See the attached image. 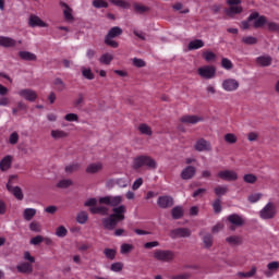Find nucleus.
I'll list each match as a JSON object with an SVG mask.
<instances>
[{
	"mask_svg": "<svg viewBox=\"0 0 279 279\" xmlns=\"http://www.w3.org/2000/svg\"><path fill=\"white\" fill-rule=\"evenodd\" d=\"M99 202V206H97ZM123 203V196H104L98 201L97 198H89L85 202L84 206H88L92 215H108V207L111 206L112 213L109 217L102 219V226L107 230H114L119 221L125 219V213H128V207L125 205H120ZM105 205V206H104Z\"/></svg>",
	"mask_w": 279,
	"mask_h": 279,
	"instance_id": "nucleus-1",
	"label": "nucleus"
},
{
	"mask_svg": "<svg viewBox=\"0 0 279 279\" xmlns=\"http://www.w3.org/2000/svg\"><path fill=\"white\" fill-rule=\"evenodd\" d=\"M154 259L160 263H173L175 260V252L171 250H156L154 251Z\"/></svg>",
	"mask_w": 279,
	"mask_h": 279,
	"instance_id": "nucleus-2",
	"label": "nucleus"
},
{
	"mask_svg": "<svg viewBox=\"0 0 279 279\" xmlns=\"http://www.w3.org/2000/svg\"><path fill=\"white\" fill-rule=\"evenodd\" d=\"M197 73L203 80H215L217 77V68L215 65H203L198 68Z\"/></svg>",
	"mask_w": 279,
	"mask_h": 279,
	"instance_id": "nucleus-3",
	"label": "nucleus"
},
{
	"mask_svg": "<svg viewBox=\"0 0 279 279\" xmlns=\"http://www.w3.org/2000/svg\"><path fill=\"white\" fill-rule=\"evenodd\" d=\"M278 210L276 209V205L269 202L260 211V219H274L276 217Z\"/></svg>",
	"mask_w": 279,
	"mask_h": 279,
	"instance_id": "nucleus-4",
	"label": "nucleus"
},
{
	"mask_svg": "<svg viewBox=\"0 0 279 279\" xmlns=\"http://www.w3.org/2000/svg\"><path fill=\"white\" fill-rule=\"evenodd\" d=\"M230 8L227 10V15L232 16L233 14H241L243 7H241V0H227Z\"/></svg>",
	"mask_w": 279,
	"mask_h": 279,
	"instance_id": "nucleus-5",
	"label": "nucleus"
},
{
	"mask_svg": "<svg viewBox=\"0 0 279 279\" xmlns=\"http://www.w3.org/2000/svg\"><path fill=\"white\" fill-rule=\"evenodd\" d=\"M217 175L220 180H225V182H236L239 180V174L234 170H222Z\"/></svg>",
	"mask_w": 279,
	"mask_h": 279,
	"instance_id": "nucleus-6",
	"label": "nucleus"
},
{
	"mask_svg": "<svg viewBox=\"0 0 279 279\" xmlns=\"http://www.w3.org/2000/svg\"><path fill=\"white\" fill-rule=\"evenodd\" d=\"M227 219L232 225L229 227L232 232H234V230H236V228H241V226H243L245 223V220L243 219V217H241L238 214H232V215L228 216Z\"/></svg>",
	"mask_w": 279,
	"mask_h": 279,
	"instance_id": "nucleus-7",
	"label": "nucleus"
},
{
	"mask_svg": "<svg viewBox=\"0 0 279 279\" xmlns=\"http://www.w3.org/2000/svg\"><path fill=\"white\" fill-rule=\"evenodd\" d=\"M17 95H20V97H22V99H25L26 101H35L36 99H38V94L34 89L29 88L20 89L17 92Z\"/></svg>",
	"mask_w": 279,
	"mask_h": 279,
	"instance_id": "nucleus-8",
	"label": "nucleus"
},
{
	"mask_svg": "<svg viewBox=\"0 0 279 279\" xmlns=\"http://www.w3.org/2000/svg\"><path fill=\"white\" fill-rule=\"evenodd\" d=\"M248 21H254L253 27L255 28L263 27V25L267 24V17L258 14V12L251 13Z\"/></svg>",
	"mask_w": 279,
	"mask_h": 279,
	"instance_id": "nucleus-9",
	"label": "nucleus"
},
{
	"mask_svg": "<svg viewBox=\"0 0 279 279\" xmlns=\"http://www.w3.org/2000/svg\"><path fill=\"white\" fill-rule=\"evenodd\" d=\"M171 239H186L191 236V230L189 228H177L170 232Z\"/></svg>",
	"mask_w": 279,
	"mask_h": 279,
	"instance_id": "nucleus-10",
	"label": "nucleus"
},
{
	"mask_svg": "<svg viewBox=\"0 0 279 279\" xmlns=\"http://www.w3.org/2000/svg\"><path fill=\"white\" fill-rule=\"evenodd\" d=\"M222 88L227 93H234V90L239 89V81L234 78H227L222 81Z\"/></svg>",
	"mask_w": 279,
	"mask_h": 279,
	"instance_id": "nucleus-11",
	"label": "nucleus"
},
{
	"mask_svg": "<svg viewBox=\"0 0 279 279\" xmlns=\"http://www.w3.org/2000/svg\"><path fill=\"white\" fill-rule=\"evenodd\" d=\"M194 149L196 151H211L213 150V146L210 145V142L201 138L196 142V144L194 145Z\"/></svg>",
	"mask_w": 279,
	"mask_h": 279,
	"instance_id": "nucleus-12",
	"label": "nucleus"
},
{
	"mask_svg": "<svg viewBox=\"0 0 279 279\" xmlns=\"http://www.w3.org/2000/svg\"><path fill=\"white\" fill-rule=\"evenodd\" d=\"M159 208H171L173 206V197L169 195L159 196L157 199Z\"/></svg>",
	"mask_w": 279,
	"mask_h": 279,
	"instance_id": "nucleus-13",
	"label": "nucleus"
},
{
	"mask_svg": "<svg viewBox=\"0 0 279 279\" xmlns=\"http://www.w3.org/2000/svg\"><path fill=\"white\" fill-rule=\"evenodd\" d=\"M22 40L16 41L11 37L0 36V47L10 48L15 47L16 45H22Z\"/></svg>",
	"mask_w": 279,
	"mask_h": 279,
	"instance_id": "nucleus-14",
	"label": "nucleus"
},
{
	"mask_svg": "<svg viewBox=\"0 0 279 279\" xmlns=\"http://www.w3.org/2000/svg\"><path fill=\"white\" fill-rule=\"evenodd\" d=\"M255 62L257 64V66H271L272 62H274V58H271V56L269 54H263L259 56L255 59Z\"/></svg>",
	"mask_w": 279,
	"mask_h": 279,
	"instance_id": "nucleus-15",
	"label": "nucleus"
},
{
	"mask_svg": "<svg viewBox=\"0 0 279 279\" xmlns=\"http://www.w3.org/2000/svg\"><path fill=\"white\" fill-rule=\"evenodd\" d=\"M195 173H197V169L193 166L185 167L181 172L182 180H193L195 178Z\"/></svg>",
	"mask_w": 279,
	"mask_h": 279,
	"instance_id": "nucleus-16",
	"label": "nucleus"
},
{
	"mask_svg": "<svg viewBox=\"0 0 279 279\" xmlns=\"http://www.w3.org/2000/svg\"><path fill=\"white\" fill-rule=\"evenodd\" d=\"M50 136L53 141H62L63 138H69V132L60 129H54L50 131Z\"/></svg>",
	"mask_w": 279,
	"mask_h": 279,
	"instance_id": "nucleus-17",
	"label": "nucleus"
},
{
	"mask_svg": "<svg viewBox=\"0 0 279 279\" xmlns=\"http://www.w3.org/2000/svg\"><path fill=\"white\" fill-rule=\"evenodd\" d=\"M28 25L31 27H47V23H45L38 15L34 14L29 16Z\"/></svg>",
	"mask_w": 279,
	"mask_h": 279,
	"instance_id": "nucleus-18",
	"label": "nucleus"
},
{
	"mask_svg": "<svg viewBox=\"0 0 279 279\" xmlns=\"http://www.w3.org/2000/svg\"><path fill=\"white\" fill-rule=\"evenodd\" d=\"M104 169V163L97 161V162H92L86 167V173H89L94 175L95 173H99Z\"/></svg>",
	"mask_w": 279,
	"mask_h": 279,
	"instance_id": "nucleus-19",
	"label": "nucleus"
},
{
	"mask_svg": "<svg viewBox=\"0 0 279 279\" xmlns=\"http://www.w3.org/2000/svg\"><path fill=\"white\" fill-rule=\"evenodd\" d=\"M19 57L26 62H36V60H38V57L35 53L25 50L20 51Z\"/></svg>",
	"mask_w": 279,
	"mask_h": 279,
	"instance_id": "nucleus-20",
	"label": "nucleus"
},
{
	"mask_svg": "<svg viewBox=\"0 0 279 279\" xmlns=\"http://www.w3.org/2000/svg\"><path fill=\"white\" fill-rule=\"evenodd\" d=\"M267 269L265 271V276L266 278H271V276H274V274H276L279 269V262H270L267 265Z\"/></svg>",
	"mask_w": 279,
	"mask_h": 279,
	"instance_id": "nucleus-21",
	"label": "nucleus"
},
{
	"mask_svg": "<svg viewBox=\"0 0 279 279\" xmlns=\"http://www.w3.org/2000/svg\"><path fill=\"white\" fill-rule=\"evenodd\" d=\"M20 274H32L34 271V266L27 262H23L16 267Z\"/></svg>",
	"mask_w": 279,
	"mask_h": 279,
	"instance_id": "nucleus-22",
	"label": "nucleus"
},
{
	"mask_svg": "<svg viewBox=\"0 0 279 279\" xmlns=\"http://www.w3.org/2000/svg\"><path fill=\"white\" fill-rule=\"evenodd\" d=\"M65 21H73V9L65 2H60Z\"/></svg>",
	"mask_w": 279,
	"mask_h": 279,
	"instance_id": "nucleus-23",
	"label": "nucleus"
},
{
	"mask_svg": "<svg viewBox=\"0 0 279 279\" xmlns=\"http://www.w3.org/2000/svg\"><path fill=\"white\" fill-rule=\"evenodd\" d=\"M226 242L228 245H231V247H236L243 243V238L240 235H230L226 238Z\"/></svg>",
	"mask_w": 279,
	"mask_h": 279,
	"instance_id": "nucleus-24",
	"label": "nucleus"
},
{
	"mask_svg": "<svg viewBox=\"0 0 279 279\" xmlns=\"http://www.w3.org/2000/svg\"><path fill=\"white\" fill-rule=\"evenodd\" d=\"M202 241L205 250H210L213 247V243L215 241V238L210 233H204L202 235Z\"/></svg>",
	"mask_w": 279,
	"mask_h": 279,
	"instance_id": "nucleus-25",
	"label": "nucleus"
},
{
	"mask_svg": "<svg viewBox=\"0 0 279 279\" xmlns=\"http://www.w3.org/2000/svg\"><path fill=\"white\" fill-rule=\"evenodd\" d=\"M199 121H204V119L197 116H183L181 118V123H190L192 125L199 123Z\"/></svg>",
	"mask_w": 279,
	"mask_h": 279,
	"instance_id": "nucleus-26",
	"label": "nucleus"
},
{
	"mask_svg": "<svg viewBox=\"0 0 279 279\" xmlns=\"http://www.w3.org/2000/svg\"><path fill=\"white\" fill-rule=\"evenodd\" d=\"M12 156L7 155L4 158L1 159L0 161V171H8L10 167H12Z\"/></svg>",
	"mask_w": 279,
	"mask_h": 279,
	"instance_id": "nucleus-27",
	"label": "nucleus"
},
{
	"mask_svg": "<svg viewBox=\"0 0 279 279\" xmlns=\"http://www.w3.org/2000/svg\"><path fill=\"white\" fill-rule=\"evenodd\" d=\"M172 219H182L184 217V208L182 206H175L171 210Z\"/></svg>",
	"mask_w": 279,
	"mask_h": 279,
	"instance_id": "nucleus-28",
	"label": "nucleus"
},
{
	"mask_svg": "<svg viewBox=\"0 0 279 279\" xmlns=\"http://www.w3.org/2000/svg\"><path fill=\"white\" fill-rule=\"evenodd\" d=\"M114 60V56L110 52L102 53L101 57L99 58L100 64H110Z\"/></svg>",
	"mask_w": 279,
	"mask_h": 279,
	"instance_id": "nucleus-29",
	"label": "nucleus"
},
{
	"mask_svg": "<svg viewBox=\"0 0 279 279\" xmlns=\"http://www.w3.org/2000/svg\"><path fill=\"white\" fill-rule=\"evenodd\" d=\"M202 47H204V41L202 39L192 40L187 46L190 51H193L195 49H202Z\"/></svg>",
	"mask_w": 279,
	"mask_h": 279,
	"instance_id": "nucleus-30",
	"label": "nucleus"
},
{
	"mask_svg": "<svg viewBox=\"0 0 279 279\" xmlns=\"http://www.w3.org/2000/svg\"><path fill=\"white\" fill-rule=\"evenodd\" d=\"M23 217L26 221H32V219L36 217V209L35 208L24 209Z\"/></svg>",
	"mask_w": 279,
	"mask_h": 279,
	"instance_id": "nucleus-31",
	"label": "nucleus"
},
{
	"mask_svg": "<svg viewBox=\"0 0 279 279\" xmlns=\"http://www.w3.org/2000/svg\"><path fill=\"white\" fill-rule=\"evenodd\" d=\"M123 34V29L119 26L112 27L109 33L107 34V38H117V36H121Z\"/></svg>",
	"mask_w": 279,
	"mask_h": 279,
	"instance_id": "nucleus-32",
	"label": "nucleus"
},
{
	"mask_svg": "<svg viewBox=\"0 0 279 279\" xmlns=\"http://www.w3.org/2000/svg\"><path fill=\"white\" fill-rule=\"evenodd\" d=\"M24 110H27V105H25V102H23V101H19L16 104V107L12 108V114L14 117H16V114H19V112H23Z\"/></svg>",
	"mask_w": 279,
	"mask_h": 279,
	"instance_id": "nucleus-33",
	"label": "nucleus"
},
{
	"mask_svg": "<svg viewBox=\"0 0 279 279\" xmlns=\"http://www.w3.org/2000/svg\"><path fill=\"white\" fill-rule=\"evenodd\" d=\"M144 167H147L148 169H156L158 165L156 163V160L149 156H144Z\"/></svg>",
	"mask_w": 279,
	"mask_h": 279,
	"instance_id": "nucleus-34",
	"label": "nucleus"
},
{
	"mask_svg": "<svg viewBox=\"0 0 279 279\" xmlns=\"http://www.w3.org/2000/svg\"><path fill=\"white\" fill-rule=\"evenodd\" d=\"M215 195L217 197H223L228 193V185H218L214 189Z\"/></svg>",
	"mask_w": 279,
	"mask_h": 279,
	"instance_id": "nucleus-35",
	"label": "nucleus"
},
{
	"mask_svg": "<svg viewBox=\"0 0 279 279\" xmlns=\"http://www.w3.org/2000/svg\"><path fill=\"white\" fill-rule=\"evenodd\" d=\"M243 181L246 184H256V182L258 181V177H256V174L247 173L243 175Z\"/></svg>",
	"mask_w": 279,
	"mask_h": 279,
	"instance_id": "nucleus-36",
	"label": "nucleus"
},
{
	"mask_svg": "<svg viewBox=\"0 0 279 279\" xmlns=\"http://www.w3.org/2000/svg\"><path fill=\"white\" fill-rule=\"evenodd\" d=\"M9 193H12V195H14V197H16V199H23V190H21V187L19 186H13L11 187V190H8Z\"/></svg>",
	"mask_w": 279,
	"mask_h": 279,
	"instance_id": "nucleus-37",
	"label": "nucleus"
},
{
	"mask_svg": "<svg viewBox=\"0 0 279 279\" xmlns=\"http://www.w3.org/2000/svg\"><path fill=\"white\" fill-rule=\"evenodd\" d=\"M141 167H145V156H138L133 161V169H141Z\"/></svg>",
	"mask_w": 279,
	"mask_h": 279,
	"instance_id": "nucleus-38",
	"label": "nucleus"
},
{
	"mask_svg": "<svg viewBox=\"0 0 279 279\" xmlns=\"http://www.w3.org/2000/svg\"><path fill=\"white\" fill-rule=\"evenodd\" d=\"M256 266H253L252 269L247 272H238L239 278H254L256 276Z\"/></svg>",
	"mask_w": 279,
	"mask_h": 279,
	"instance_id": "nucleus-39",
	"label": "nucleus"
},
{
	"mask_svg": "<svg viewBox=\"0 0 279 279\" xmlns=\"http://www.w3.org/2000/svg\"><path fill=\"white\" fill-rule=\"evenodd\" d=\"M133 8H134V11L137 12V14H145V12L149 11V8L142 3H134Z\"/></svg>",
	"mask_w": 279,
	"mask_h": 279,
	"instance_id": "nucleus-40",
	"label": "nucleus"
},
{
	"mask_svg": "<svg viewBox=\"0 0 279 279\" xmlns=\"http://www.w3.org/2000/svg\"><path fill=\"white\" fill-rule=\"evenodd\" d=\"M113 184H116L120 189H126V186H129V184H130V180H128L125 178L116 179V180H113Z\"/></svg>",
	"mask_w": 279,
	"mask_h": 279,
	"instance_id": "nucleus-41",
	"label": "nucleus"
},
{
	"mask_svg": "<svg viewBox=\"0 0 279 279\" xmlns=\"http://www.w3.org/2000/svg\"><path fill=\"white\" fill-rule=\"evenodd\" d=\"M260 199H263V193H253L247 197L250 204H256L257 202H260Z\"/></svg>",
	"mask_w": 279,
	"mask_h": 279,
	"instance_id": "nucleus-42",
	"label": "nucleus"
},
{
	"mask_svg": "<svg viewBox=\"0 0 279 279\" xmlns=\"http://www.w3.org/2000/svg\"><path fill=\"white\" fill-rule=\"evenodd\" d=\"M80 170V163L77 162H73V163H70L68 166H65V173H75V171H78Z\"/></svg>",
	"mask_w": 279,
	"mask_h": 279,
	"instance_id": "nucleus-43",
	"label": "nucleus"
},
{
	"mask_svg": "<svg viewBox=\"0 0 279 279\" xmlns=\"http://www.w3.org/2000/svg\"><path fill=\"white\" fill-rule=\"evenodd\" d=\"M203 58L206 60V62H215L217 60V54L213 51H205L203 52Z\"/></svg>",
	"mask_w": 279,
	"mask_h": 279,
	"instance_id": "nucleus-44",
	"label": "nucleus"
},
{
	"mask_svg": "<svg viewBox=\"0 0 279 279\" xmlns=\"http://www.w3.org/2000/svg\"><path fill=\"white\" fill-rule=\"evenodd\" d=\"M134 250V245L132 244H128V243H123L120 246V254H130V252H132Z\"/></svg>",
	"mask_w": 279,
	"mask_h": 279,
	"instance_id": "nucleus-45",
	"label": "nucleus"
},
{
	"mask_svg": "<svg viewBox=\"0 0 279 279\" xmlns=\"http://www.w3.org/2000/svg\"><path fill=\"white\" fill-rule=\"evenodd\" d=\"M138 130L141 134H145L146 136H151V128H149V125L145 123L140 124Z\"/></svg>",
	"mask_w": 279,
	"mask_h": 279,
	"instance_id": "nucleus-46",
	"label": "nucleus"
},
{
	"mask_svg": "<svg viewBox=\"0 0 279 279\" xmlns=\"http://www.w3.org/2000/svg\"><path fill=\"white\" fill-rule=\"evenodd\" d=\"M104 254L106 258H109V260H114L117 251L114 248H105Z\"/></svg>",
	"mask_w": 279,
	"mask_h": 279,
	"instance_id": "nucleus-47",
	"label": "nucleus"
},
{
	"mask_svg": "<svg viewBox=\"0 0 279 279\" xmlns=\"http://www.w3.org/2000/svg\"><path fill=\"white\" fill-rule=\"evenodd\" d=\"M72 185H73V181L71 179H63L59 181V183L57 184L59 189H69V186H72Z\"/></svg>",
	"mask_w": 279,
	"mask_h": 279,
	"instance_id": "nucleus-48",
	"label": "nucleus"
},
{
	"mask_svg": "<svg viewBox=\"0 0 279 279\" xmlns=\"http://www.w3.org/2000/svg\"><path fill=\"white\" fill-rule=\"evenodd\" d=\"M76 221L82 225L86 223L88 221V214L86 211H80Z\"/></svg>",
	"mask_w": 279,
	"mask_h": 279,
	"instance_id": "nucleus-49",
	"label": "nucleus"
},
{
	"mask_svg": "<svg viewBox=\"0 0 279 279\" xmlns=\"http://www.w3.org/2000/svg\"><path fill=\"white\" fill-rule=\"evenodd\" d=\"M82 75L85 76L86 80H95V74L88 68H82Z\"/></svg>",
	"mask_w": 279,
	"mask_h": 279,
	"instance_id": "nucleus-50",
	"label": "nucleus"
},
{
	"mask_svg": "<svg viewBox=\"0 0 279 279\" xmlns=\"http://www.w3.org/2000/svg\"><path fill=\"white\" fill-rule=\"evenodd\" d=\"M221 66H222V69H226L227 71H230V69H232L234 66V64L232 63V61H230V59L222 58Z\"/></svg>",
	"mask_w": 279,
	"mask_h": 279,
	"instance_id": "nucleus-51",
	"label": "nucleus"
},
{
	"mask_svg": "<svg viewBox=\"0 0 279 279\" xmlns=\"http://www.w3.org/2000/svg\"><path fill=\"white\" fill-rule=\"evenodd\" d=\"M53 84H54L57 90H59V92H62V90H64V88H66V84H64V82L61 81V78H54Z\"/></svg>",
	"mask_w": 279,
	"mask_h": 279,
	"instance_id": "nucleus-52",
	"label": "nucleus"
},
{
	"mask_svg": "<svg viewBox=\"0 0 279 279\" xmlns=\"http://www.w3.org/2000/svg\"><path fill=\"white\" fill-rule=\"evenodd\" d=\"M19 180L17 175H11L9 177V181L7 183V190L12 191L13 184H16V181Z\"/></svg>",
	"mask_w": 279,
	"mask_h": 279,
	"instance_id": "nucleus-53",
	"label": "nucleus"
},
{
	"mask_svg": "<svg viewBox=\"0 0 279 279\" xmlns=\"http://www.w3.org/2000/svg\"><path fill=\"white\" fill-rule=\"evenodd\" d=\"M93 5L99 10L101 8H108V2L106 0H94Z\"/></svg>",
	"mask_w": 279,
	"mask_h": 279,
	"instance_id": "nucleus-54",
	"label": "nucleus"
},
{
	"mask_svg": "<svg viewBox=\"0 0 279 279\" xmlns=\"http://www.w3.org/2000/svg\"><path fill=\"white\" fill-rule=\"evenodd\" d=\"M242 43H244V45H256V43H258V39H256V37L246 36L242 38Z\"/></svg>",
	"mask_w": 279,
	"mask_h": 279,
	"instance_id": "nucleus-55",
	"label": "nucleus"
},
{
	"mask_svg": "<svg viewBox=\"0 0 279 279\" xmlns=\"http://www.w3.org/2000/svg\"><path fill=\"white\" fill-rule=\"evenodd\" d=\"M64 120L69 121L70 123L77 122L80 121V117L76 113H68L64 116Z\"/></svg>",
	"mask_w": 279,
	"mask_h": 279,
	"instance_id": "nucleus-56",
	"label": "nucleus"
},
{
	"mask_svg": "<svg viewBox=\"0 0 279 279\" xmlns=\"http://www.w3.org/2000/svg\"><path fill=\"white\" fill-rule=\"evenodd\" d=\"M19 133L17 132H13L10 134L9 136V143L10 145H16V143H19Z\"/></svg>",
	"mask_w": 279,
	"mask_h": 279,
	"instance_id": "nucleus-57",
	"label": "nucleus"
},
{
	"mask_svg": "<svg viewBox=\"0 0 279 279\" xmlns=\"http://www.w3.org/2000/svg\"><path fill=\"white\" fill-rule=\"evenodd\" d=\"M29 230H32V232H40V230H43V228L40 227V222H37V221L31 222Z\"/></svg>",
	"mask_w": 279,
	"mask_h": 279,
	"instance_id": "nucleus-58",
	"label": "nucleus"
},
{
	"mask_svg": "<svg viewBox=\"0 0 279 279\" xmlns=\"http://www.w3.org/2000/svg\"><path fill=\"white\" fill-rule=\"evenodd\" d=\"M68 230L66 228H64V226H60L59 228H57L56 230V235L60 236V238H64L68 234Z\"/></svg>",
	"mask_w": 279,
	"mask_h": 279,
	"instance_id": "nucleus-59",
	"label": "nucleus"
},
{
	"mask_svg": "<svg viewBox=\"0 0 279 279\" xmlns=\"http://www.w3.org/2000/svg\"><path fill=\"white\" fill-rule=\"evenodd\" d=\"M225 141L226 143H230L231 145L236 143V135L232 134V133H228L225 135Z\"/></svg>",
	"mask_w": 279,
	"mask_h": 279,
	"instance_id": "nucleus-60",
	"label": "nucleus"
},
{
	"mask_svg": "<svg viewBox=\"0 0 279 279\" xmlns=\"http://www.w3.org/2000/svg\"><path fill=\"white\" fill-rule=\"evenodd\" d=\"M267 27L269 32H277L279 34V24L276 22H268Z\"/></svg>",
	"mask_w": 279,
	"mask_h": 279,
	"instance_id": "nucleus-61",
	"label": "nucleus"
},
{
	"mask_svg": "<svg viewBox=\"0 0 279 279\" xmlns=\"http://www.w3.org/2000/svg\"><path fill=\"white\" fill-rule=\"evenodd\" d=\"M214 213H221V199L217 198L213 203Z\"/></svg>",
	"mask_w": 279,
	"mask_h": 279,
	"instance_id": "nucleus-62",
	"label": "nucleus"
},
{
	"mask_svg": "<svg viewBox=\"0 0 279 279\" xmlns=\"http://www.w3.org/2000/svg\"><path fill=\"white\" fill-rule=\"evenodd\" d=\"M123 269V264L121 262L113 263L111 265V271L119 272Z\"/></svg>",
	"mask_w": 279,
	"mask_h": 279,
	"instance_id": "nucleus-63",
	"label": "nucleus"
},
{
	"mask_svg": "<svg viewBox=\"0 0 279 279\" xmlns=\"http://www.w3.org/2000/svg\"><path fill=\"white\" fill-rule=\"evenodd\" d=\"M189 278H191V274L189 272H183L181 275H174L170 277V279H189Z\"/></svg>",
	"mask_w": 279,
	"mask_h": 279,
	"instance_id": "nucleus-64",
	"label": "nucleus"
}]
</instances>
